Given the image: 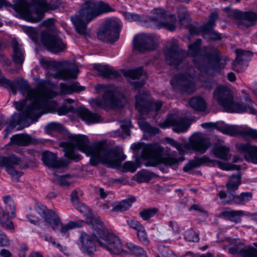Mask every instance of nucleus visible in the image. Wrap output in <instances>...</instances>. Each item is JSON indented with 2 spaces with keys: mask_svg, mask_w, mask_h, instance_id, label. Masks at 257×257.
<instances>
[{
  "mask_svg": "<svg viewBox=\"0 0 257 257\" xmlns=\"http://www.w3.org/2000/svg\"><path fill=\"white\" fill-rule=\"evenodd\" d=\"M70 138L73 145L65 142L60 143V146L63 148L65 156L68 159L76 161L80 159L79 155L75 153V147L87 156L91 157L90 161L92 166L102 163L110 168L117 167L126 158L121 150L110 148L103 141L96 142L89 145V141L85 135H72Z\"/></svg>",
  "mask_w": 257,
  "mask_h": 257,
  "instance_id": "nucleus-1",
  "label": "nucleus"
},
{
  "mask_svg": "<svg viewBox=\"0 0 257 257\" xmlns=\"http://www.w3.org/2000/svg\"><path fill=\"white\" fill-rule=\"evenodd\" d=\"M20 90L22 93H27L28 98L33 100L31 104L25 110L26 116L23 118L21 114L14 113L11 120L6 122L8 125L5 129L6 134L4 138H7L17 125L23 124L28 126L36 122L43 114L47 112H53L57 107V103L49 99L56 97L57 93L44 86H38L34 89L30 88L27 82L20 84Z\"/></svg>",
  "mask_w": 257,
  "mask_h": 257,
  "instance_id": "nucleus-2",
  "label": "nucleus"
},
{
  "mask_svg": "<svg viewBox=\"0 0 257 257\" xmlns=\"http://www.w3.org/2000/svg\"><path fill=\"white\" fill-rule=\"evenodd\" d=\"M201 39H198L188 45V54L193 58L195 67L200 72L209 74L219 73L225 67L226 63L222 61L218 50L214 47H205L201 51Z\"/></svg>",
  "mask_w": 257,
  "mask_h": 257,
  "instance_id": "nucleus-3",
  "label": "nucleus"
},
{
  "mask_svg": "<svg viewBox=\"0 0 257 257\" xmlns=\"http://www.w3.org/2000/svg\"><path fill=\"white\" fill-rule=\"evenodd\" d=\"M131 148L135 154H138L139 151L141 150L139 157L144 160L150 161L154 165L161 162L166 165L173 167L184 160L183 156L176 157L172 154L162 157L164 148L157 143L148 144L144 143H134L131 146Z\"/></svg>",
  "mask_w": 257,
  "mask_h": 257,
  "instance_id": "nucleus-4",
  "label": "nucleus"
},
{
  "mask_svg": "<svg viewBox=\"0 0 257 257\" xmlns=\"http://www.w3.org/2000/svg\"><path fill=\"white\" fill-rule=\"evenodd\" d=\"M110 7L101 1L84 4L75 16L71 18L76 31L81 34L86 33L87 24L100 15L108 12Z\"/></svg>",
  "mask_w": 257,
  "mask_h": 257,
  "instance_id": "nucleus-5",
  "label": "nucleus"
},
{
  "mask_svg": "<svg viewBox=\"0 0 257 257\" xmlns=\"http://www.w3.org/2000/svg\"><path fill=\"white\" fill-rule=\"evenodd\" d=\"M213 99L227 112L242 113L246 112L251 114H257V110L253 107L250 99H246L247 105L236 102L233 100L232 92L225 86H219L216 88Z\"/></svg>",
  "mask_w": 257,
  "mask_h": 257,
  "instance_id": "nucleus-6",
  "label": "nucleus"
},
{
  "mask_svg": "<svg viewBox=\"0 0 257 257\" xmlns=\"http://www.w3.org/2000/svg\"><path fill=\"white\" fill-rule=\"evenodd\" d=\"M90 222L93 229L97 232L96 234H94L95 239L100 246L111 254H119L123 252L120 239L112 234L108 233L99 218L91 217Z\"/></svg>",
  "mask_w": 257,
  "mask_h": 257,
  "instance_id": "nucleus-7",
  "label": "nucleus"
},
{
  "mask_svg": "<svg viewBox=\"0 0 257 257\" xmlns=\"http://www.w3.org/2000/svg\"><path fill=\"white\" fill-rule=\"evenodd\" d=\"M196 71L192 65L185 63L181 67L180 72L173 77L171 85L174 89L181 93L190 94L195 91V77Z\"/></svg>",
  "mask_w": 257,
  "mask_h": 257,
  "instance_id": "nucleus-8",
  "label": "nucleus"
},
{
  "mask_svg": "<svg viewBox=\"0 0 257 257\" xmlns=\"http://www.w3.org/2000/svg\"><path fill=\"white\" fill-rule=\"evenodd\" d=\"M17 9L22 11L24 18L32 23H37L44 17L45 13L49 10H54L57 6L48 4L46 0H32L31 5L35 6V9L31 11L28 9L29 6L27 0H18Z\"/></svg>",
  "mask_w": 257,
  "mask_h": 257,
  "instance_id": "nucleus-9",
  "label": "nucleus"
},
{
  "mask_svg": "<svg viewBox=\"0 0 257 257\" xmlns=\"http://www.w3.org/2000/svg\"><path fill=\"white\" fill-rule=\"evenodd\" d=\"M95 90L99 92H103L102 98L97 97L91 100V103L96 107L106 109L121 106L120 101L121 95L116 88L111 85L98 84Z\"/></svg>",
  "mask_w": 257,
  "mask_h": 257,
  "instance_id": "nucleus-10",
  "label": "nucleus"
},
{
  "mask_svg": "<svg viewBox=\"0 0 257 257\" xmlns=\"http://www.w3.org/2000/svg\"><path fill=\"white\" fill-rule=\"evenodd\" d=\"M166 142L175 148L183 156L185 150H192L201 154H204L210 147L211 143L209 140L201 134H195L190 139L188 144L183 145L172 138H167Z\"/></svg>",
  "mask_w": 257,
  "mask_h": 257,
  "instance_id": "nucleus-11",
  "label": "nucleus"
},
{
  "mask_svg": "<svg viewBox=\"0 0 257 257\" xmlns=\"http://www.w3.org/2000/svg\"><path fill=\"white\" fill-rule=\"evenodd\" d=\"M40 63L42 67L47 69H59L51 75L55 79L66 80L69 79H74L77 78L79 72L78 67L70 63H58L55 61H50L42 59Z\"/></svg>",
  "mask_w": 257,
  "mask_h": 257,
  "instance_id": "nucleus-12",
  "label": "nucleus"
},
{
  "mask_svg": "<svg viewBox=\"0 0 257 257\" xmlns=\"http://www.w3.org/2000/svg\"><path fill=\"white\" fill-rule=\"evenodd\" d=\"M163 105L161 101H153L148 92L139 93L136 96V108L142 115L155 117Z\"/></svg>",
  "mask_w": 257,
  "mask_h": 257,
  "instance_id": "nucleus-13",
  "label": "nucleus"
},
{
  "mask_svg": "<svg viewBox=\"0 0 257 257\" xmlns=\"http://www.w3.org/2000/svg\"><path fill=\"white\" fill-rule=\"evenodd\" d=\"M121 29V23L119 19L106 20L99 28L97 37L103 42L112 44L118 40Z\"/></svg>",
  "mask_w": 257,
  "mask_h": 257,
  "instance_id": "nucleus-14",
  "label": "nucleus"
},
{
  "mask_svg": "<svg viewBox=\"0 0 257 257\" xmlns=\"http://www.w3.org/2000/svg\"><path fill=\"white\" fill-rule=\"evenodd\" d=\"M241 176L239 172L236 174L232 175L226 187L229 193L232 195L230 200L224 201L225 204H230L232 202L237 205H244L252 199V194L250 192H242L238 195H233L241 184Z\"/></svg>",
  "mask_w": 257,
  "mask_h": 257,
  "instance_id": "nucleus-15",
  "label": "nucleus"
},
{
  "mask_svg": "<svg viewBox=\"0 0 257 257\" xmlns=\"http://www.w3.org/2000/svg\"><path fill=\"white\" fill-rule=\"evenodd\" d=\"M62 34L58 31L50 33L43 32L41 34V42L51 52L58 53L64 50L66 46L62 40Z\"/></svg>",
  "mask_w": 257,
  "mask_h": 257,
  "instance_id": "nucleus-16",
  "label": "nucleus"
},
{
  "mask_svg": "<svg viewBox=\"0 0 257 257\" xmlns=\"http://www.w3.org/2000/svg\"><path fill=\"white\" fill-rule=\"evenodd\" d=\"M134 48L141 52L152 51L158 45V39L152 34H141L136 35L134 38Z\"/></svg>",
  "mask_w": 257,
  "mask_h": 257,
  "instance_id": "nucleus-17",
  "label": "nucleus"
},
{
  "mask_svg": "<svg viewBox=\"0 0 257 257\" xmlns=\"http://www.w3.org/2000/svg\"><path fill=\"white\" fill-rule=\"evenodd\" d=\"M164 55L166 62L170 65L177 66L184 61L185 52L179 49L175 41H171L168 43L164 50Z\"/></svg>",
  "mask_w": 257,
  "mask_h": 257,
  "instance_id": "nucleus-18",
  "label": "nucleus"
},
{
  "mask_svg": "<svg viewBox=\"0 0 257 257\" xmlns=\"http://www.w3.org/2000/svg\"><path fill=\"white\" fill-rule=\"evenodd\" d=\"M3 201L5 204L6 211L0 206V224L6 229L12 230L14 228V225L9 219V214L11 213L13 217L16 216L15 204L10 196L4 197Z\"/></svg>",
  "mask_w": 257,
  "mask_h": 257,
  "instance_id": "nucleus-19",
  "label": "nucleus"
},
{
  "mask_svg": "<svg viewBox=\"0 0 257 257\" xmlns=\"http://www.w3.org/2000/svg\"><path fill=\"white\" fill-rule=\"evenodd\" d=\"M216 129L224 134L231 136L241 135L257 140V131L246 126L220 124L216 126Z\"/></svg>",
  "mask_w": 257,
  "mask_h": 257,
  "instance_id": "nucleus-20",
  "label": "nucleus"
},
{
  "mask_svg": "<svg viewBox=\"0 0 257 257\" xmlns=\"http://www.w3.org/2000/svg\"><path fill=\"white\" fill-rule=\"evenodd\" d=\"M159 125L161 127L166 128L173 127V131L177 133H184L188 128V120L186 117H179L175 114H170L167 118Z\"/></svg>",
  "mask_w": 257,
  "mask_h": 257,
  "instance_id": "nucleus-21",
  "label": "nucleus"
},
{
  "mask_svg": "<svg viewBox=\"0 0 257 257\" xmlns=\"http://www.w3.org/2000/svg\"><path fill=\"white\" fill-rule=\"evenodd\" d=\"M5 167L7 172L13 177L20 178L22 173L17 171L16 168L23 169L20 158L15 156L3 157L0 159V168Z\"/></svg>",
  "mask_w": 257,
  "mask_h": 257,
  "instance_id": "nucleus-22",
  "label": "nucleus"
},
{
  "mask_svg": "<svg viewBox=\"0 0 257 257\" xmlns=\"http://www.w3.org/2000/svg\"><path fill=\"white\" fill-rule=\"evenodd\" d=\"M152 13L156 15L155 16L150 17V19L152 21L158 23L161 27L170 31H173L175 29L174 15H167L165 11L160 8L153 10Z\"/></svg>",
  "mask_w": 257,
  "mask_h": 257,
  "instance_id": "nucleus-23",
  "label": "nucleus"
},
{
  "mask_svg": "<svg viewBox=\"0 0 257 257\" xmlns=\"http://www.w3.org/2000/svg\"><path fill=\"white\" fill-rule=\"evenodd\" d=\"M232 14L233 18L238 20V25L242 29L254 26L257 22V14L253 12H242L235 10Z\"/></svg>",
  "mask_w": 257,
  "mask_h": 257,
  "instance_id": "nucleus-24",
  "label": "nucleus"
},
{
  "mask_svg": "<svg viewBox=\"0 0 257 257\" xmlns=\"http://www.w3.org/2000/svg\"><path fill=\"white\" fill-rule=\"evenodd\" d=\"M236 57L232 63V69L237 72L243 71L248 65V62L250 60L252 54L248 51L242 49L235 50Z\"/></svg>",
  "mask_w": 257,
  "mask_h": 257,
  "instance_id": "nucleus-25",
  "label": "nucleus"
},
{
  "mask_svg": "<svg viewBox=\"0 0 257 257\" xmlns=\"http://www.w3.org/2000/svg\"><path fill=\"white\" fill-rule=\"evenodd\" d=\"M41 160L44 165L49 168H60L66 165L63 159H59L56 154L48 151L42 152Z\"/></svg>",
  "mask_w": 257,
  "mask_h": 257,
  "instance_id": "nucleus-26",
  "label": "nucleus"
},
{
  "mask_svg": "<svg viewBox=\"0 0 257 257\" xmlns=\"http://www.w3.org/2000/svg\"><path fill=\"white\" fill-rule=\"evenodd\" d=\"M223 242L228 244V252L236 257H241L244 251V243L239 239L225 237Z\"/></svg>",
  "mask_w": 257,
  "mask_h": 257,
  "instance_id": "nucleus-27",
  "label": "nucleus"
},
{
  "mask_svg": "<svg viewBox=\"0 0 257 257\" xmlns=\"http://www.w3.org/2000/svg\"><path fill=\"white\" fill-rule=\"evenodd\" d=\"M237 149L244 155L246 161L257 164V146L248 143L242 144L237 146Z\"/></svg>",
  "mask_w": 257,
  "mask_h": 257,
  "instance_id": "nucleus-28",
  "label": "nucleus"
},
{
  "mask_svg": "<svg viewBox=\"0 0 257 257\" xmlns=\"http://www.w3.org/2000/svg\"><path fill=\"white\" fill-rule=\"evenodd\" d=\"M95 231H96L95 230ZM97 232H93V238L92 239L90 236L86 233H82L81 236V246L80 249L84 253L92 256L95 251V245L94 243L93 240H95L94 234H96Z\"/></svg>",
  "mask_w": 257,
  "mask_h": 257,
  "instance_id": "nucleus-29",
  "label": "nucleus"
},
{
  "mask_svg": "<svg viewBox=\"0 0 257 257\" xmlns=\"http://www.w3.org/2000/svg\"><path fill=\"white\" fill-rule=\"evenodd\" d=\"M77 115L87 124L99 122L101 120L100 116L93 113L84 107L80 106L75 110Z\"/></svg>",
  "mask_w": 257,
  "mask_h": 257,
  "instance_id": "nucleus-30",
  "label": "nucleus"
},
{
  "mask_svg": "<svg viewBox=\"0 0 257 257\" xmlns=\"http://www.w3.org/2000/svg\"><path fill=\"white\" fill-rule=\"evenodd\" d=\"M124 75L125 77H129L133 80L139 79L142 76L143 77L141 80L134 81L132 82L136 88H139L145 84L146 73L144 72L142 67H139L135 69L127 70L125 71Z\"/></svg>",
  "mask_w": 257,
  "mask_h": 257,
  "instance_id": "nucleus-31",
  "label": "nucleus"
},
{
  "mask_svg": "<svg viewBox=\"0 0 257 257\" xmlns=\"http://www.w3.org/2000/svg\"><path fill=\"white\" fill-rule=\"evenodd\" d=\"M94 69L99 75L106 78H116L120 76V74L108 65L95 64Z\"/></svg>",
  "mask_w": 257,
  "mask_h": 257,
  "instance_id": "nucleus-32",
  "label": "nucleus"
},
{
  "mask_svg": "<svg viewBox=\"0 0 257 257\" xmlns=\"http://www.w3.org/2000/svg\"><path fill=\"white\" fill-rule=\"evenodd\" d=\"M12 48L13 50V59L16 64L22 65L25 60V51L22 45L16 40H13L12 42Z\"/></svg>",
  "mask_w": 257,
  "mask_h": 257,
  "instance_id": "nucleus-33",
  "label": "nucleus"
},
{
  "mask_svg": "<svg viewBox=\"0 0 257 257\" xmlns=\"http://www.w3.org/2000/svg\"><path fill=\"white\" fill-rule=\"evenodd\" d=\"M250 213L246 212L242 210H225L221 212V215L225 219H228L231 221L238 223L241 220L240 217L246 215H250Z\"/></svg>",
  "mask_w": 257,
  "mask_h": 257,
  "instance_id": "nucleus-34",
  "label": "nucleus"
},
{
  "mask_svg": "<svg viewBox=\"0 0 257 257\" xmlns=\"http://www.w3.org/2000/svg\"><path fill=\"white\" fill-rule=\"evenodd\" d=\"M42 217L46 222L52 224V227L54 231H56L61 224L60 217L52 210L48 209Z\"/></svg>",
  "mask_w": 257,
  "mask_h": 257,
  "instance_id": "nucleus-35",
  "label": "nucleus"
},
{
  "mask_svg": "<svg viewBox=\"0 0 257 257\" xmlns=\"http://www.w3.org/2000/svg\"><path fill=\"white\" fill-rule=\"evenodd\" d=\"M136 198L131 197L126 199L117 202L110 210L112 212H120L128 210L132 205L133 202H135Z\"/></svg>",
  "mask_w": 257,
  "mask_h": 257,
  "instance_id": "nucleus-36",
  "label": "nucleus"
},
{
  "mask_svg": "<svg viewBox=\"0 0 257 257\" xmlns=\"http://www.w3.org/2000/svg\"><path fill=\"white\" fill-rule=\"evenodd\" d=\"M212 153L214 156L225 161L230 159L229 148L222 145L216 144L212 149Z\"/></svg>",
  "mask_w": 257,
  "mask_h": 257,
  "instance_id": "nucleus-37",
  "label": "nucleus"
},
{
  "mask_svg": "<svg viewBox=\"0 0 257 257\" xmlns=\"http://www.w3.org/2000/svg\"><path fill=\"white\" fill-rule=\"evenodd\" d=\"M212 163V161L206 156H203L201 158H195L193 160L189 161L183 168V171L185 172H188L193 168L198 167L201 165Z\"/></svg>",
  "mask_w": 257,
  "mask_h": 257,
  "instance_id": "nucleus-38",
  "label": "nucleus"
},
{
  "mask_svg": "<svg viewBox=\"0 0 257 257\" xmlns=\"http://www.w3.org/2000/svg\"><path fill=\"white\" fill-rule=\"evenodd\" d=\"M218 18V15L216 12L212 13L209 18L207 23L201 27L202 32V36L204 39H207L208 33L212 31L215 26V22Z\"/></svg>",
  "mask_w": 257,
  "mask_h": 257,
  "instance_id": "nucleus-39",
  "label": "nucleus"
},
{
  "mask_svg": "<svg viewBox=\"0 0 257 257\" xmlns=\"http://www.w3.org/2000/svg\"><path fill=\"white\" fill-rule=\"evenodd\" d=\"M188 103L190 107L197 111L204 112L207 108L205 101L200 96L192 97Z\"/></svg>",
  "mask_w": 257,
  "mask_h": 257,
  "instance_id": "nucleus-40",
  "label": "nucleus"
},
{
  "mask_svg": "<svg viewBox=\"0 0 257 257\" xmlns=\"http://www.w3.org/2000/svg\"><path fill=\"white\" fill-rule=\"evenodd\" d=\"M31 142V137L28 135L16 134L13 135L10 139V144L21 146H26Z\"/></svg>",
  "mask_w": 257,
  "mask_h": 257,
  "instance_id": "nucleus-41",
  "label": "nucleus"
},
{
  "mask_svg": "<svg viewBox=\"0 0 257 257\" xmlns=\"http://www.w3.org/2000/svg\"><path fill=\"white\" fill-rule=\"evenodd\" d=\"M60 93L61 94H69L74 92L80 91L84 90V87L77 86L75 83L67 84L65 83L60 84Z\"/></svg>",
  "mask_w": 257,
  "mask_h": 257,
  "instance_id": "nucleus-42",
  "label": "nucleus"
},
{
  "mask_svg": "<svg viewBox=\"0 0 257 257\" xmlns=\"http://www.w3.org/2000/svg\"><path fill=\"white\" fill-rule=\"evenodd\" d=\"M51 98L49 99L50 101H51L50 99ZM54 101V100H53ZM55 102V101H54ZM73 102V100L72 99L70 98H67L65 99L64 100V103H68L69 104L72 103ZM55 102L57 103V107L56 109L53 112H47L46 113H55L57 112L58 114L60 115H65L68 112L73 111V107L71 105H67L65 104H63L62 106L58 107V103L57 102L55 101Z\"/></svg>",
  "mask_w": 257,
  "mask_h": 257,
  "instance_id": "nucleus-43",
  "label": "nucleus"
},
{
  "mask_svg": "<svg viewBox=\"0 0 257 257\" xmlns=\"http://www.w3.org/2000/svg\"><path fill=\"white\" fill-rule=\"evenodd\" d=\"M139 125L141 130L151 135H155L160 133V130L156 127L152 126L143 118H140L138 121Z\"/></svg>",
  "mask_w": 257,
  "mask_h": 257,
  "instance_id": "nucleus-44",
  "label": "nucleus"
},
{
  "mask_svg": "<svg viewBox=\"0 0 257 257\" xmlns=\"http://www.w3.org/2000/svg\"><path fill=\"white\" fill-rule=\"evenodd\" d=\"M0 84L3 86L11 89L14 94H16L17 90V85L19 82L18 80L11 81L6 78L2 73L0 70Z\"/></svg>",
  "mask_w": 257,
  "mask_h": 257,
  "instance_id": "nucleus-45",
  "label": "nucleus"
},
{
  "mask_svg": "<svg viewBox=\"0 0 257 257\" xmlns=\"http://www.w3.org/2000/svg\"><path fill=\"white\" fill-rule=\"evenodd\" d=\"M126 247L135 257H148L147 252L140 246L128 242L126 243Z\"/></svg>",
  "mask_w": 257,
  "mask_h": 257,
  "instance_id": "nucleus-46",
  "label": "nucleus"
},
{
  "mask_svg": "<svg viewBox=\"0 0 257 257\" xmlns=\"http://www.w3.org/2000/svg\"><path fill=\"white\" fill-rule=\"evenodd\" d=\"M73 205L79 212L83 214L84 216H87L88 221L91 224V223L90 222V218L93 217V216H89V215L90 214V209L89 207L80 202H79L77 203L74 204ZM93 217L99 218V219L101 220L99 216H93Z\"/></svg>",
  "mask_w": 257,
  "mask_h": 257,
  "instance_id": "nucleus-47",
  "label": "nucleus"
},
{
  "mask_svg": "<svg viewBox=\"0 0 257 257\" xmlns=\"http://www.w3.org/2000/svg\"><path fill=\"white\" fill-rule=\"evenodd\" d=\"M254 247L251 245L245 246L241 257H257V242H253Z\"/></svg>",
  "mask_w": 257,
  "mask_h": 257,
  "instance_id": "nucleus-48",
  "label": "nucleus"
},
{
  "mask_svg": "<svg viewBox=\"0 0 257 257\" xmlns=\"http://www.w3.org/2000/svg\"><path fill=\"white\" fill-rule=\"evenodd\" d=\"M59 226H61L60 231L61 232L63 235H65L67 237L69 236V234L68 233V231L69 230L79 226V223L74 221L70 222L65 225H62V224L61 223L60 225H59Z\"/></svg>",
  "mask_w": 257,
  "mask_h": 257,
  "instance_id": "nucleus-49",
  "label": "nucleus"
},
{
  "mask_svg": "<svg viewBox=\"0 0 257 257\" xmlns=\"http://www.w3.org/2000/svg\"><path fill=\"white\" fill-rule=\"evenodd\" d=\"M158 212V209L155 208H150L143 210L140 212V216L144 220H148L155 216Z\"/></svg>",
  "mask_w": 257,
  "mask_h": 257,
  "instance_id": "nucleus-50",
  "label": "nucleus"
},
{
  "mask_svg": "<svg viewBox=\"0 0 257 257\" xmlns=\"http://www.w3.org/2000/svg\"><path fill=\"white\" fill-rule=\"evenodd\" d=\"M33 102V100H32V101L30 102V104H26V100H24L21 101H18L16 102L15 103V105L16 108L20 111H21V112H19V114H21V116L24 118L25 116H26V115L25 113L26 108L29 105L31 104V103Z\"/></svg>",
  "mask_w": 257,
  "mask_h": 257,
  "instance_id": "nucleus-51",
  "label": "nucleus"
},
{
  "mask_svg": "<svg viewBox=\"0 0 257 257\" xmlns=\"http://www.w3.org/2000/svg\"><path fill=\"white\" fill-rule=\"evenodd\" d=\"M184 238L189 242H197L199 240L198 235L193 229H189L185 231Z\"/></svg>",
  "mask_w": 257,
  "mask_h": 257,
  "instance_id": "nucleus-52",
  "label": "nucleus"
},
{
  "mask_svg": "<svg viewBox=\"0 0 257 257\" xmlns=\"http://www.w3.org/2000/svg\"><path fill=\"white\" fill-rule=\"evenodd\" d=\"M137 236L139 240L142 244L145 245H147L149 244L150 240L148 237V235L144 227H143V229H141L137 231Z\"/></svg>",
  "mask_w": 257,
  "mask_h": 257,
  "instance_id": "nucleus-53",
  "label": "nucleus"
},
{
  "mask_svg": "<svg viewBox=\"0 0 257 257\" xmlns=\"http://www.w3.org/2000/svg\"><path fill=\"white\" fill-rule=\"evenodd\" d=\"M46 130L48 132H61L63 129V125L58 122H52L48 123L46 126Z\"/></svg>",
  "mask_w": 257,
  "mask_h": 257,
  "instance_id": "nucleus-54",
  "label": "nucleus"
},
{
  "mask_svg": "<svg viewBox=\"0 0 257 257\" xmlns=\"http://www.w3.org/2000/svg\"><path fill=\"white\" fill-rule=\"evenodd\" d=\"M54 175L55 177V180L56 183H58L60 186H67L70 185V182L68 180V176H58L55 174H54Z\"/></svg>",
  "mask_w": 257,
  "mask_h": 257,
  "instance_id": "nucleus-55",
  "label": "nucleus"
},
{
  "mask_svg": "<svg viewBox=\"0 0 257 257\" xmlns=\"http://www.w3.org/2000/svg\"><path fill=\"white\" fill-rule=\"evenodd\" d=\"M124 19L128 22H139L142 20V17L136 14L125 12L123 14Z\"/></svg>",
  "mask_w": 257,
  "mask_h": 257,
  "instance_id": "nucleus-56",
  "label": "nucleus"
},
{
  "mask_svg": "<svg viewBox=\"0 0 257 257\" xmlns=\"http://www.w3.org/2000/svg\"><path fill=\"white\" fill-rule=\"evenodd\" d=\"M178 16L180 22L187 19L188 13L186 7L180 6L178 8Z\"/></svg>",
  "mask_w": 257,
  "mask_h": 257,
  "instance_id": "nucleus-57",
  "label": "nucleus"
},
{
  "mask_svg": "<svg viewBox=\"0 0 257 257\" xmlns=\"http://www.w3.org/2000/svg\"><path fill=\"white\" fill-rule=\"evenodd\" d=\"M137 169V166L132 161L125 162L123 165V170L125 172L134 173Z\"/></svg>",
  "mask_w": 257,
  "mask_h": 257,
  "instance_id": "nucleus-58",
  "label": "nucleus"
},
{
  "mask_svg": "<svg viewBox=\"0 0 257 257\" xmlns=\"http://www.w3.org/2000/svg\"><path fill=\"white\" fill-rule=\"evenodd\" d=\"M131 126V122L130 119L125 120L121 122L120 127L123 132L124 134L127 136L130 135V127Z\"/></svg>",
  "mask_w": 257,
  "mask_h": 257,
  "instance_id": "nucleus-59",
  "label": "nucleus"
},
{
  "mask_svg": "<svg viewBox=\"0 0 257 257\" xmlns=\"http://www.w3.org/2000/svg\"><path fill=\"white\" fill-rule=\"evenodd\" d=\"M127 223L129 226L137 231L141 229H143L144 227L138 220H127Z\"/></svg>",
  "mask_w": 257,
  "mask_h": 257,
  "instance_id": "nucleus-60",
  "label": "nucleus"
},
{
  "mask_svg": "<svg viewBox=\"0 0 257 257\" xmlns=\"http://www.w3.org/2000/svg\"><path fill=\"white\" fill-rule=\"evenodd\" d=\"M159 250L161 253V255L159 256L161 257H173V251L168 247H162L160 248Z\"/></svg>",
  "mask_w": 257,
  "mask_h": 257,
  "instance_id": "nucleus-61",
  "label": "nucleus"
},
{
  "mask_svg": "<svg viewBox=\"0 0 257 257\" xmlns=\"http://www.w3.org/2000/svg\"><path fill=\"white\" fill-rule=\"evenodd\" d=\"M221 38V36L215 31H211L210 32L208 33V35H207V40H219Z\"/></svg>",
  "mask_w": 257,
  "mask_h": 257,
  "instance_id": "nucleus-62",
  "label": "nucleus"
},
{
  "mask_svg": "<svg viewBox=\"0 0 257 257\" xmlns=\"http://www.w3.org/2000/svg\"><path fill=\"white\" fill-rule=\"evenodd\" d=\"M10 241L7 235L3 232L0 235V246H7L9 244Z\"/></svg>",
  "mask_w": 257,
  "mask_h": 257,
  "instance_id": "nucleus-63",
  "label": "nucleus"
},
{
  "mask_svg": "<svg viewBox=\"0 0 257 257\" xmlns=\"http://www.w3.org/2000/svg\"><path fill=\"white\" fill-rule=\"evenodd\" d=\"M36 210L37 212L42 217L46 212V210H48L47 207L43 205L37 204L36 205Z\"/></svg>",
  "mask_w": 257,
  "mask_h": 257,
  "instance_id": "nucleus-64",
  "label": "nucleus"
}]
</instances>
